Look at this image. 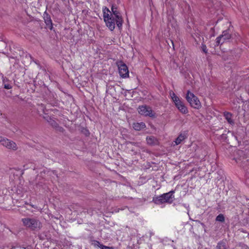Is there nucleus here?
I'll use <instances>...</instances> for the list:
<instances>
[{
    "label": "nucleus",
    "instance_id": "obj_1",
    "mask_svg": "<svg viewBox=\"0 0 249 249\" xmlns=\"http://www.w3.org/2000/svg\"><path fill=\"white\" fill-rule=\"evenodd\" d=\"M175 190L164 193L159 196H154L152 202L155 204L160 205L164 203L172 204L175 199Z\"/></svg>",
    "mask_w": 249,
    "mask_h": 249
},
{
    "label": "nucleus",
    "instance_id": "obj_2",
    "mask_svg": "<svg viewBox=\"0 0 249 249\" xmlns=\"http://www.w3.org/2000/svg\"><path fill=\"white\" fill-rule=\"evenodd\" d=\"M23 225L32 231H38L41 227V223L35 218L26 217L21 219Z\"/></svg>",
    "mask_w": 249,
    "mask_h": 249
},
{
    "label": "nucleus",
    "instance_id": "obj_3",
    "mask_svg": "<svg viewBox=\"0 0 249 249\" xmlns=\"http://www.w3.org/2000/svg\"><path fill=\"white\" fill-rule=\"evenodd\" d=\"M186 99L193 108L199 109L201 107V105L198 98L190 91H187Z\"/></svg>",
    "mask_w": 249,
    "mask_h": 249
},
{
    "label": "nucleus",
    "instance_id": "obj_4",
    "mask_svg": "<svg viewBox=\"0 0 249 249\" xmlns=\"http://www.w3.org/2000/svg\"><path fill=\"white\" fill-rule=\"evenodd\" d=\"M231 38V34L230 30H226L222 32V34L218 36L215 39V46L222 45L225 41H228Z\"/></svg>",
    "mask_w": 249,
    "mask_h": 249
},
{
    "label": "nucleus",
    "instance_id": "obj_5",
    "mask_svg": "<svg viewBox=\"0 0 249 249\" xmlns=\"http://www.w3.org/2000/svg\"><path fill=\"white\" fill-rule=\"evenodd\" d=\"M139 113L144 116H149L152 118H156V113L152 110L151 107L147 106H139L138 108Z\"/></svg>",
    "mask_w": 249,
    "mask_h": 249
},
{
    "label": "nucleus",
    "instance_id": "obj_6",
    "mask_svg": "<svg viewBox=\"0 0 249 249\" xmlns=\"http://www.w3.org/2000/svg\"><path fill=\"white\" fill-rule=\"evenodd\" d=\"M111 11L113 17L116 18V24L119 29L122 28L123 23L124 22L122 17L119 12L117 10V8L115 5H112L111 7Z\"/></svg>",
    "mask_w": 249,
    "mask_h": 249
},
{
    "label": "nucleus",
    "instance_id": "obj_7",
    "mask_svg": "<svg viewBox=\"0 0 249 249\" xmlns=\"http://www.w3.org/2000/svg\"><path fill=\"white\" fill-rule=\"evenodd\" d=\"M0 143L2 146L9 149L15 151L18 149L17 145L15 142L6 138L0 137Z\"/></svg>",
    "mask_w": 249,
    "mask_h": 249
},
{
    "label": "nucleus",
    "instance_id": "obj_8",
    "mask_svg": "<svg viewBox=\"0 0 249 249\" xmlns=\"http://www.w3.org/2000/svg\"><path fill=\"white\" fill-rule=\"evenodd\" d=\"M119 72L121 77L125 78L128 77L129 71L126 65L123 62L118 63Z\"/></svg>",
    "mask_w": 249,
    "mask_h": 249
},
{
    "label": "nucleus",
    "instance_id": "obj_9",
    "mask_svg": "<svg viewBox=\"0 0 249 249\" xmlns=\"http://www.w3.org/2000/svg\"><path fill=\"white\" fill-rule=\"evenodd\" d=\"M104 21L106 22L107 26L109 29L112 31L115 27L116 18L113 16L107 18V17H105Z\"/></svg>",
    "mask_w": 249,
    "mask_h": 249
},
{
    "label": "nucleus",
    "instance_id": "obj_10",
    "mask_svg": "<svg viewBox=\"0 0 249 249\" xmlns=\"http://www.w3.org/2000/svg\"><path fill=\"white\" fill-rule=\"evenodd\" d=\"M175 106L181 113L186 114L188 113L187 107L182 101L178 102L175 104Z\"/></svg>",
    "mask_w": 249,
    "mask_h": 249
},
{
    "label": "nucleus",
    "instance_id": "obj_11",
    "mask_svg": "<svg viewBox=\"0 0 249 249\" xmlns=\"http://www.w3.org/2000/svg\"><path fill=\"white\" fill-rule=\"evenodd\" d=\"M43 18L48 28L52 30L53 28L52 20L50 16L46 12H45L43 14Z\"/></svg>",
    "mask_w": 249,
    "mask_h": 249
},
{
    "label": "nucleus",
    "instance_id": "obj_12",
    "mask_svg": "<svg viewBox=\"0 0 249 249\" xmlns=\"http://www.w3.org/2000/svg\"><path fill=\"white\" fill-rule=\"evenodd\" d=\"M48 122L51 125L55 128L57 130L62 132L64 131V128L59 126L58 124L54 120L50 119V121H48Z\"/></svg>",
    "mask_w": 249,
    "mask_h": 249
},
{
    "label": "nucleus",
    "instance_id": "obj_13",
    "mask_svg": "<svg viewBox=\"0 0 249 249\" xmlns=\"http://www.w3.org/2000/svg\"><path fill=\"white\" fill-rule=\"evenodd\" d=\"M224 117L228 122L231 125L234 124V122L232 119V114L230 112H226L224 113Z\"/></svg>",
    "mask_w": 249,
    "mask_h": 249
},
{
    "label": "nucleus",
    "instance_id": "obj_14",
    "mask_svg": "<svg viewBox=\"0 0 249 249\" xmlns=\"http://www.w3.org/2000/svg\"><path fill=\"white\" fill-rule=\"evenodd\" d=\"M133 127L135 130L140 131L145 127V124L143 122L136 123L133 124Z\"/></svg>",
    "mask_w": 249,
    "mask_h": 249
},
{
    "label": "nucleus",
    "instance_id": "obj_15",
    "mask_svg": "<svg viewBox=\"0 0 249 249\" xmlns=\"http://www.w3.org/2000/svg\"><path fill=\"white\" fill-rule=\"evenodd\" d=\"M216 248L217 249H227L226 240H222L219 241L217 244Z\"/></svg>",
    "mask_w": 249,
    "mask_h": 249
},
{
    "label": "nucleus",
    "instance_id": "obj_16",
    "mask_svg": "<svg viewBox=\"0 0 249 249\" xmlns=\"http://www.w3.org/2000/svg\"><path fill=\"white\" fill-rule=\"evenodd\" d=\"M4 88L7 89H10L12 88V82L9 81L8 80H5L4 79L3 80V84H2Z\"/></svg>",
    "mask_w": 249,
    "mask_h": 249
},
{
    "label": "nucleus",
    "instance_id": "obj_17",
    "mask_svg": "<svg viewBox=\"0 0 249 249\" xmlns=\"http://www.w3.org/2000/svg\"><path fill=\"white\" fill-rule=\"evenodd\" d=\"M103 17H104V20H105V17H107V18L111 17V16H113L112 14L109 15V13H110V11L106 7H104L103 8Z\"/></svg>",
    "mask_w": 249,
    "mask_h": 249
},
{
    "label": "nucleus",
    "instance_id": "obj_18",
    "mask_svg": "<svg viewBox=\"0 0 249 249\" xmlns=\"http://www.w3.org/2000/svg\"><path fill=\"white\" fill-rule=\"evenodd\" d=\"M170 94L175 104H176L177 103H178V102H179V101H181L179 97H178L174 92H170Z\"/></svg>",
    "mask_w": 249,
    "mask_h": 249
},
{
    "label": "nucleus",
    "instance_id": "obj_19",
    "mask_svg": "<svg viewBox=\"0 0 249 249\" xmlns=\"http://www.w3.org/2000/svg\"><path fill=\"white\" fill-rule=\"evenodd\" d=\"M185 139V136L182 134H180L178 138L176 139L175 142L177 145L181 143V142Z\"/></svg>",
    "mask_w": 249,
    "mask_h": 249
},
{
    "label": "nucleus",
    "instance_id": "obj_20",
    "mask_svg": "<svg viewBox=\"0 0 249 249\" xmlns=\"http://www.w3.org/2000/svg\"><path fill=\"white\" fill-rule=\"evenodd\" d=\"M155 139L153 136H149L146 138V141L148 144L152 145L155 142Z\"/></svg>",
    "mask_w": 249,
    "mask_h": 249
},
{
    "label": "nucleus",
    "instance_id": "obj_21",
    "mask_svg": "<svg viewBox=\"0 0 249 249\" xmlns=\"http://www.w3.org/2000/svg\"><path fill=\"white\" fill-rule=\"evenodd\" d=\"M215 220L217 221L224 222L225 221V217L223 214H219L216 216Z\"/></svg>",
    "mask_w": 249,
    "mask_h": 249
},
{
    "label": "nucleus",
    "instance_id": "obj_22",
    "mask_svg": "<svg viewBox=\"0 0 249 249\" xmlns=\"http://www.w3.org/2000/svg\"><path fill=\"white\" fill-rule=\"evenodd\" d=\"M92 244L95 247H98L100 248V249L101 248V246L102 245V244H101L100 243L99 241H96V240L93 241Z\"/></svg>",
    "mask_w": 249,
    "mask_h": 249
},
{
    "label": "nucleus",
    "instance_id": "obj_23",
    "mask_svg": "<svg viewBox=\"0 0 249 249\" xmlns=\"http://www.w3.org/2000/svg\"><path fill=\"white\" fill-rule=\"evenodd\" d=\"M234 135V137L235 138V139L238 142H241V141L242 140L243 138L241 136H239L237 133H236L235 134H234L233 133H232Z\"/></svg>",
    "mask_w": 249,
    "mask_h": 249
},
{
    "label": "nucleus",
    "instance_id": "obj_24",
    "mask_svg": "<svg viewBox=\"0 0 249 249\" xmlns=\"http://www.w3.org/2000/svg\"><path fill=\"white\" fill-rule=\"evenodd\" d=\"M239 247H241L242 249H249V247L244 243H240L239 244Z\"/></svg>",
    "mask_w": 249,
    "mask_h": 249
},
{
    "label": "nucleus",
    "instance_id": "obj_25",
    "mask_svg": "<svg viewBox=\"0 0 249 249\" xmlns=\"http://www.w3.org/2000/svg\"><path fill=\"white\" fill-rule=\"evenodd\" d=\"M201 49L204 53H207V47L205 44H202Z\"/></svg>",
    "mask_w": 249,
    "mask_h": 249
},
{
    "label": "nucleus",
    "instance_id": "obj_26",
    "mask_svg": "<svg viewBox=\"0 0 249 249\" xmlns=\"http://www.w3.org/2000/svg\"><path fill=\"white\" fill-rule=\"evenodd\" d=\"M101 249H113L112 247H107L102 245Z\"/></svg>",
    "mask_w": 249,
    "mask_h": 249
},
{
    "label": "nucleus",
    "instance_id": "obj_27",
    "mask_svg": "<svg viewBox=\"0 0 249 249\" xmlns=\"http://www.w3.org/2000/svg\"><path fill=\"white\" fill-rule=\"evenodd\" d=\"M196 222H197L199 223H200L202 226L205 227V225L203 223H201L200 221L196 220Z\"/></svg>",
    "mask_w": 249,
    "mask_h": 249
}]
</instances>
